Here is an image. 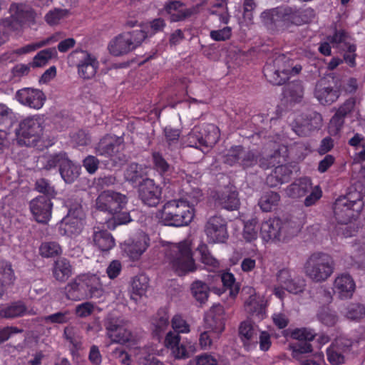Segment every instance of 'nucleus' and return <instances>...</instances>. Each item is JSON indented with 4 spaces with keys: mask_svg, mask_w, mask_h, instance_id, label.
Here are the masks:
<instances>
[{
    "mask_svg": "<svg viewBox=\"0 0 365 365\" xmlns=\"http://www.w3.org/2000/svg\"><path fill=\"white\" fill-rule=\"evenodd\" d=\"M314 14V9L311 8L284 6L264 11L262 18L266 24H270L273 31H279L288 29L292 25L300 26L307 24L312 20Z\"/></svg>",
    "mask_w": 365,
    "mask_h": 365,
    "instance_id": "f257e3e1",
    "label": "nucleus"
},
{
    "mask_svg": "<svg viewBox=\"0 0 365 365\" xmlns=\"http://www.w3.org/2000/svg\"><path fill=\"white\" fill-rule=\"evenodd\" d=\"M127 204V196L113 190L102 192L96 202L98 210L111 215L115 225H125L132 221Z\"/></svg>",
    "mask_w": 365,
    "mask_h": 365,
    "instance_id": "f03ea898",
    "label": "nucleus"
},
{
    "mask_svg": "<svg viewBox=\"0 0 365 365\" xmlns=\"http://www.w3.org/2000/svg\"><path fill=\"white\" fill-rule=\"evenodd\" d=\"M165 262L180 277L197 269L190 245L186 241L170 244L165 250Z\"/></svg>",
    "mask_w": 365,
    "mask_h": 365,
    "instance_id": "7ed1b4c3",
    "label": "nucleus"
},
{
    "mask_svg": "<svg viewBox=\"0 0 365 365\" xmlns=\"http://www.w3.org/2000/svg\"><path fill=\"white\" fill-rule=\"evenodd\" d=\"M67 299L80 301L85 299H98L103 296L104 289L100 277L96 274L84 276L68 283L65 287Z\"/></svg>",
    "mask_w": 365,
    "mask_h": 365,
    "instance_id": "20e7f679",
    "label": "nucleus"
},
{
    "mask_svg": "<svg viewBox=\"0 0 365 365\" xmlns=\"http://www.w3.org/2000/svg\"><path fill=\"white\" fill-rule=\"evenodd\" d=\"M317 334L314 330L310 328H296L292 331L290 336L292 339L298 340L291 345L292 356L300 361L301 365H322L324 363L323 353L315 355V358L302 359L301 354L312 351V346L310 341H312Z\"/></svg>",
    "mask_w": 365,
    "mask_h": 365,
    "instance_id": "39448f33",
    "label": "nucleus"
},
{
    "mask_svg": "<svg viewBox=\"0 0 365 365\" xmlns=\"http://www.w3.org/2000/svg\"><path fill=\"white\" fill-rule=\"evenodd\" d=\"M334 261L329 255L317 252L312 253L307 259L304 266L306 276L315 283L327 281L334 273Z\"/></svg>",
    "mask_w": 365,
    "mask_h": 365,
    "instance_id": "423d86ee",
    "label": "nucleus"
},
{
    "mask_svg": "<svg viewBox=\"0 0 365 365\" xmlns=\"http://www.w3.org/2000/svg\"><path fill=\"white\" fill-rule=\"evenodd\" d=\"M193 210L183 200L174 199L166 202L160 211V220L167 226L182 227L193 220Z\"/></svg>",
    "mask_w": 365,
    "mask_h": 365,
    "instance_id": "0eeeda50",
    "label": "nucleus"
},
{
    "mask_svg": "<svg viewBox=\"0 0 365 365\" xmlns=\"http://www.w3.org/2000/svg\"><path fill=\"white\" fill-rule=\"evenodd\" d=\"M220 137V129L212 123H202L195 125L188 134L181 137V144L188 147L201 149L212 148Z\"/></svg>",
    "mask_w": 365,
    "mask_h": 365,
    "instance_id": "6e6552de",
    "label": "nucleus"
},
{
    "mask_svg": "<svg viewBox=\"0 0 365 365\" xmlns=\"http://www.w3.org/2000/svg\"><path fill=\"white\" fill-rule=\"evenodd\" d=\"M43 119L38 115L21 120L15 131L18 144L26 147L37 146L43 134Z\"/></svg>",
    "mask_w": 365,
    "mask_h": 365,
    "instance_id": "1a4fd4ad",
    "label": "nucleus"
},
{
    "mask_svg": "<svg viewBox=\"0 0 365 365\" xmlns=\"http://www.w3.org/2000/svg\"><path fill=\"white\" fill-rule=\"evenodd\" d=\"M352 199L350 194L339 196L333 204L334 217L339 224L346 225L355 220L364 207L360 195Z\"/></svg>",
    "mask_w": 365,
    "mask_h": 365,
    "instance_id": "9d476101",
    "label": "nucleus"
},
{
    "mask_svg": "<svg viewBox=\"0 0 365 365\" xmlns=\"http://www.w3.org/2000/svg\"><path fill=\"white\" fill-rule=\"evenodd\" d=\"M147 37V32L142 29L123 32L110 41L109 52L115 56L125 55L140 46Z\"/></svg>",
    "mask_w": 365,
    "mask_h": 365,
    "instance_id": "9b49d317",
    "label": "nucleus"
},
{
    "mask_svg": "<svg viewBox=\"0 0 365 365\" xmlns=\"http://www.w3.org/2000/svg\"><path fill=\"white\" fill-rule=\"evenodd\" d=\"M285 56H278L272 63H267L263 68L266 79L273 85H283L292 75H297L302 71L300 65L289 68L285 64Z\"/></svg>",
    "mask_w": 365,
    "mask_h": 365,
    "instance_id": "f8f14e48",
    "label": "nucleus"
},
{
    "mask_svg": "<svg viewBox=\"0 0 365 365\" xmlns=\"http://www.w3.org/2000/svg\"><path fill=\"white\" fill-rule=\"evenodd\" d=\"M259 154L255 150L241 145H232L224 156V162L230 166L239 165L245 170L258 163Z\"/></svg>",
    "mask_w": 365,
    "mask_h": 365,
    "instance_id": "ddd939ff",
    "label": "nucleus"
},
{
    "mask_svg": "<svg viewBox=\"0 0 365 365\" xmlns=\"http://www.w3.org/2000/svg\"><path fill=\"white\" fill-rule=\"evenodd\" d=\"M123 149V145L120 138L106 135L100 140L96 151L97 155L108 158L117 165L125 161V155L122 152Z\"/></svg>",
    "mask_w": 365,
    "mask_h": 365,
    "instance_id": "4468645a",
    "label": "nucleus"
},
{
    "mask_svg": "<svg viewBox=\"0 0 365 365\" xmlns=\"http://www.w3.org/2000/svg\"><path fill=\"white\" fill-rule=\"evenodd\" d=\"M322 125V116L316 111L298 115L291 123L292 130L299 136H309Z\"/></svg>",
    "mask_w": 365,
    "mask_h": 365,
    "instance_id": "2eb2a0df",
    "label": "nucleus"
},
{
    "mask_svg": "<svg viewBox=\"0 0 365 365\" xmlns=\"http://www.w3.org/2000/svg\"><path fill=\"white\" fill-rule=\"evenodd\" d=\"M9 11L11 16L2 19L4 27L16 31L24 24L34 21L35 12L31 7L25 4H12Z\"/></svg>",
    "mask_w": 365,
    "mask_h": 365,
    "instance_id": "dca6fc26",
    "label": "nucleus"
},
{
    "mask_svg": "<svg viewBox=\"0 0 365 365\" xmlns=\"http://www.w3.org/2000/svg\"><path fill=\"white\" fill-rule=\"evenodd\" d=\"M340 88L334 79L321 78L316 83L314 96L322 105H331L340 96Z\"/></svg>",
    "mask_w": 365,
    "mask_h": 365,
    "instance_id": "f3484780",
    "label": "nucleus"
},
{
    "mask_svg": "<svg viewBox=\"0 0 365 365\" xmlns=\"http://www.w3.org/2000/svg\"><path fill=\"white\" fill-rule=\"evenodd\" d=\"M205 232L210 242L225 243L229 237L226 220L217 215L210 217L205 224Z\"/></svg>",
    "mask_w": 365,
    "mask_h": 365,
    "instance_id": "a211bd4d",
    "label": "nucleus"
},
{
    "mask_svg": "<svg viewBox=\"0 0 365 365\" xmlns=\"http://www.w3.org/2000/svg\"><path fill=\"white\" fill-rule=\"evenodd\" d=\"M161 194V187L152 179H144L139 185V198L143 204L149 207H155L159 204Z\"/></svg>",
    "mask_w": 365,
    "mask_h": 365,
    "instance_id": "6ab92c4d",
    "label": "nucleus"
},
{
    "mask_svg": "<svg viewBox=\"0 0 365 365\" xmlns=\"http://www.w3.org/2000/svg\"><path fill=\"white\" fill-rule=\"evenodd\" d=\"M31 212L38 223L46 224L50 220L53 203L47 196H38L30 202Z\"/></svg>",
    "mask_w": 365,
    "mask_h": 365,
    "instance_id": "aec40b11",
    "label": "nucleus"
},
{
    "mask_svg": "<svg viewBox=\"0 0 365 365\" xmlns=\"http://www.w3.org/2000/svg\"><path fill=\"white\" fill-rule=\"evenodd\" d=\"M16 99L24 106L38 110L43 107L46 98L39 89L24 88L17 91Z\"/></svg>",
    "mask_w": 365,
    "mask_h": 365,
    "instance_id": "412c9836",
    "label": "nucleus"
},
{
    "mask_svg": "<svg viewBox=\"0 0 365 365\" xmlns=\"http://www.w3.org/2000/svg\"><path fill=\"white\" fill-rule=\"evenodd\" d=\"M282 221L277 217L269 218L263 222L260 227V234L262 239L266 242L284 241L282 237Z\"/></svg>",
    "mask_w": 365,
    "mask_h": 365,
    "instance_id": "4be33fe9",
    "label": "nucleus"
},
{
    "mask_svg": "<svg viewBox=\"0 0 365 365\" xmlns=\"http://www.w3.org/2000/svg\"><path fill=\"white\" fill-rule=\"evenodd\" d=\"M355 103V100L351 98L338 108L329 124V131L331 135L339 133L344 126L345 117L353 110Z\"/></svg>",
    "mask_w": 365,
    "mask_h": 365,
    "instance_id": "5701e85b",
    "label": "nucleus"
},
{
    "mask_svg": "<svg viewBox=\"0 0 365 365\" xmlns=\"http://www.w3.org/2000/svg\"><path fill=\"white\" fill-rule=\"evenodd\" d=\"M82 207L77 205L74 209H69L68 215L63 218L61 228L66 235H72L79 234L81 231Z\"/></svg>",
    "mask_w": 365,
    "mask_h": 365,
    "instance_id": "b1692460",
    "label": "nucleus"
},
{
    "mask_svg": "<svg viewBox=\"0 0 365 365\" xmlns=\"http://www.w3.org/2000/svg\"><path fill=\"white\" fill-rule=\"evenodd\" d=\"M205 322L208 328L216 333H221L225 329V310L220 304L212 306L205 317Z\"/></svg>",
    "mask_w": 365,
    "mask_h": 365,
    "instance_id": "393cba45",
    "label": "nucleus"
},
{
    "mask_svg": "<svg viewBox=\"0 0 365 365\" xmlns=\"http://www.w3.org/2000/svg\"><path fill=\"white\" fill-rule=\"evenodd\" d=\"M334 289L341 299H350L356 289L355 282L350 274H341L335 279Z\"/></svg>",
    "mask_w": 365,
    "mask_h": 365,
    "instance_id": "a878e982",
    "label": "nucleus"
},
{
    "mask_svg": "<svg viewBox=\"0 0 365 365\" xmlns=\"http://www.w3.org/2000/svg\"><path fill=\"white\" fill-rule=\"evenodd\" d=\"M99 67L97 58L90 53L85 51V56L79 61L77 70L79 76L84 80L92 79Z\"/></svg>",
    "mask_w": 365,
    "mask_h": 365,
    "instance_id": "bb28decb",
    "label": "nucleus"
},
{
    "mask_svg": "<svg viewBox=\"0 0 365 365\" xmlns=\"http://www.w3.org/2000/svg\"><path fill=\"white\" fill-rule=\"evenodd\" d=\"M165 346L171 350L175 359H187L190 354L186 345L180 343L179 334L170 331L167 333L165 340Z\"/></svg>",
    "mask_w": 365,
    "mask_h": 365,
    "instance_id": "cd10ccee",
    "label": "nucleus"
},
{
    "mask_svg": "<svg viewBox=\"0 0 365 365\" xmlns=\"http://www.w3.org/2000/svg\"><path fill=\"white\" fill-rule=\"evenodd\" d=\"M150 245V238L146 235L139 236L130 244L126 245L125 252L133 260L138 259L147 250Z\"/></svg>",
    "mask_w": 365,
    "mask_h": 365,
    "instance_id": "c85d7f7f",
    "label": "nucleus"
},
{
    "mask_svg": "<svg viewBox=\"0 0 365 365\" xmlns=\"http://www.w3.org/2000/svg\"><path fill=\"white\" fill-rule=\"evenodd\" d=\"M311 180L307 178H300L289 185L285 192L288 197L299 198L306 195L311 188Z\"/></svg>",
    "mask_w": 365,
    "mask_h": 365,
    "instance_id": "c756f323",
    "label": "nucleus"
},
{
    "mask_svg": "<svg viewBox=\"0 0 365 365\" xmlns=\"http://www.w3.org/2000/svg\"><path fill=\"white\" fill-rule=\"evenodd\" d=\"M93 240L94 245L103 252L109 251L115 246V240L108 230L94 231Z\"/></svg>",
    "mask_w": 365,
    "mask_h": 365,
    "instance_id": "7c9ffc66",
    "label": "nucleus"
},
{
    "mask_svg": "<svg viewBox=\"0 0 365 365\" xmlns=\"http://www.w3.org/2000/svg\"><path fill=\"white\" fill-rule=\"evenodd\" d=\"M53 276L59 282H66L71 275L72 268L70 262L66 258H59L54 262Z\"/></svg>",
    "mask_w": 365,
    "mask_h": 365,
    "instance_id": "2f4dec72",
    "label": "nucleus"
},
{
    "mask_svg": "<svg viewBox=\"0 0 365 365\" xmlns=\"http://www.w3.org/2000/svg\"><path fill=\"white\" fill-rule=\"evenodd\" d=\"M59 173L66 183L73 182L80 174L79 168L66 157L61 163Z\"/></svg>",
    "mask_w": 365,
    "mask_h": 365,
    "instance_id": "473e14b6",
    "label": "nucleus"
},
{
    "mask_svg": "<svg viewBox=\"0 0 365 365\" xmlns=\"http://www.w3.org/2000/svg\"><path fill=\"white\" fill-rule=\"evenodd\" d=\"M304 95V88L301 81H292L283 88V96L292 102L299 103Z\"/></svg>",
    "mask_w": 365,
    "mask_h": 365,
    "instance_id": "72a5a7b5",
    "label": "nucleus"
},
{
    "mask_svg": "<svg viewBox=\"0 0 365 365\" xmlns=\"http://www.w3.org/2000/svg\"><path fill=\"white\" fill-rule=\"evenodd\" d=\"M26 307L21 302H15L0 309V317L11 319L22 317L26 312Z\"/></svg>",
    "mask_w": 365,
    "mask_h": 365,
    "instance_id": "f704fd0d",
    "label": "nucleus"
},
{
    "mask_svg": "<svg viewBox=\"0 0 365 365\" xmlns=\"http://www.w3.org/2000/svg\"><path fill=\"white\" fill-rule=\"evenodd\" d=\"M280 200V195L274 191L264 192L260 197L258 205L263 212H270L275 208Z\"/></svg>",
    "mask_w": 365,
    "mask_h": 365,
    "instance_id": "c9c22d12",
    "label": "nucleus"
},
{
    "mask_svg": "<svg viewBox=\"0 0 365 365\" xmlns=\"http://www.w3.org/2000/svg\"><path fill=\"white\" fill-rule=\"evenodd\" d=\"M219 204L227 210H235L239 207L240 200L235 191L223 192L219 197Z\"/></svg>",
    "mask_w": 365,
    "mask_h": 365,
    "instance_id": "e433bc0d",
    "label": "nucleus"
},
{
    "mask_svg": "<svg viewBox=\"0 0 365 365\" xmlns=\"http://www.w3.org/2000/svg\"><path fill=\"white\" fill-rule=\"evenodd\" d=\"M57 56L58 53L54 47L41 50L34 57L33 61L31 63V67H42L46 65L49 60L56 58Z\"/></svg>",
    "mask_w": 365,
    "mask_h": 365,
    "instance_id": "4c0bfd02",
    "label": "nucleus"
},
{
    "mask_svg": "<svg viewBox=\"0 0 365 365\" xmlns=\"http://www.w3.org/2000/svg\"><path fill=\"white\" fill-rule=\"evenodd\" d=\"M191 292L193 297L201 306L207 301L210 289L206 283L195 281L191 285Z\"/></svg>",
    "mask_w": 365,
    "mask_h": 365,
    "instance_id": "58836bf2",
    "label": "nucleus"
},
{
    "mask_svg": "<svg viewBox=\"0 0 365 365\" xmlns=\"http://www.w3.org/2000/svg\"><path fill=\"white\" fill-rule=\"evenodd\" d=\"M239 336L245 346H249L251 342L257 338V333L250 322H241L239 327Z\"/></svg>",
    "mask_w": 365,
    "mask_h": 365,
    "instance_id": "ea45409f",
    "label": "nucleus"
},
{
    "mask_svg": "<svg viewBox=\"0 0 365 365\" xmlns=\"http://www.w3.org/2000/svg\"><path fill=\"white\" fill-rule=\"evenodd\" d=\"M163 134L168 148L170 150L177 148L181 143V130L167 125L163 129Z\"/></svg>",
    "mask_w": 365,
    "mask_h": 365,
    "instance_id": "a19ab883",
    "label": "nucleus"
},
{
    "mask_svg": "<svg viewBox=\"0 0 365 365\" xmlns=\"http://www.w3.org/2000/svg\"><path fill=\"white\" fill-rule=\"evenodd\" d=\"M153 325L154 335L157 337H160L161 334L169 325V314L165 309L158 310Z\"/></svg>",
    "mask_w": 365,
    "mask_h": 365,
    "instance_id": "79ce46f5",
    "label": "nucleus"
},
{
    "mask_svg": "<svg viewBox=\"0 0 365 365\" xmlns=\"http://www.w3.org/2000/svg\"><path fill=\"white\" fill-rule=\"evenodd\" d=\"M221 280L223 287L229 291V295L235 299L240 289V284L235 281V277L230 272H225L222 274Z\"/></svg>",
    "mask_w": 365,
    "mask_h": 365,
    "instance_id": "37998d69",
    "label": "nucleus"
},
{
    "mask_svg": "<svg viewBox=\"0 0 365 365\" xmlns=\"http://www.w3.org/2000/svg\"><path fill=\"white\" fill-rule=\"evenodd\" d=\"M319 322L327 327H333L338 322V316L335 311L329 307H321L317 314Z\"/></svg>",
    "mask_w": 365,
    "mask_h": 365,
    "instance_id": "c03bdc74",
    "label": "nucleus"
},
{
    "mask_svg": "<svg viewBox=\"0 0 365 365\" xmlns=\"http://www.w3.org/2000/svg\"><path fill=\"white\" fill-rule=\"evenodd\" d=\"M66 153H57L49 155H44L41 158V162L43 168L46 170H51L57 167L61 168V163L66 158Z\"/></svg>",
    "mask_w": 365,
    "mask_h": 365,
    "instance_id": "a18cd8bd",
    "label": "nucleus"
},
{
    "mask_svg": "<svg viewBox=\"0 0 365 365\" xmlns=\"http://www.w3.org/2000/svg\"><path fill=\"white\" fill-rule=\"evenodd\" d=\"M62 250L56 242H45L39 247V254L45 258L54 257L61 254Z\"/></svg>",
    "mask_w": 365,
    "mask_h": 365,
    "instance_id": "49530a36",
    "label": "nucleus"
},
{
    "mask_svg": "<svg viewBox=\"0 0 365 365\" xmlns=\"http://www.w3.org/2000/svg\"><path fill=\"white\" fill-rule=\"evenodd\" d=\"M202 199V190L198 187L190 188L189 190H186L185 194L179 198L180 200H183L184 202L187 204L195 212V206Z\"/></svg>",
    "mask_w": 365,
    "mask_h": 365,
    "instance_id": "de8ad7c7",
    "label": "nucleus"
},
{
    "mask_svg": "<svg viewBox=\"0 0 365 365\" xmlns=\"http://www.w3.org/2000/svg\"><path fill=\"white\" fill-rule=\"evenodd\" d=\"M149 279L145 274L135 276L131 283L133 294L137 296H143L145 294L148 287Z\"/></svg>",
    "mask_w": 365,
    "mask_h": 365,
    "instance_id": "09e8293b",
    "label": "nucleus"
},
{
    "mask_svg": "<svg viewBox=\"0 0 365 365\" xmlns=\"http://www.w3.org/2000/svg\"><path fill=\"white\" fill-rule=\"evenodd\" d=\"M201 4H196L190 8L181 9H180L178 11L174 12L170 16V21L173 22H178L184 21L193 15H195L200 12Z\"/></svg>",
    "mask_w": 365,
    "mask_h": 365,
    "instance_id": "8fccbe9b",
    "label": "nucleus"
},
{
    "mask_svg": "<svg viewBox=\"0 0 365 365\" xmlns=\"http://www.w3.org/2000/svg\"><path fill=\"white\" fill-rule=\"evenodd\" d=\"M284 160V157L281 155L279 150H275L272 154L266 158H262L258 160L259 166L263 169H269L277 165H280Z\"/></svg>",
    "mask_w": 365,
    "mask_h": 365,
    "instance_id": "3c124183",
    "label": "nucleus"
},
{
    "mask_svg": "<svg viewBox=\"0 0 365 365\" xmlns=\"http://www.w3.org/2000/svg\"><path fill=\"white\" fill-rule=\"evenodd\" d=\"M197 251L200 255L201 262L203 264L213 267L219 265L218 261L212 256L207 244L200 242L197 247Z\"/></svg>",
    "mask_w": 365,
    "mask_h": 365,
    "instance_id": "603ef678",
    "label": "nucleus"
},
{
    "mask_svg": "<svg viewBox=\"0 0 365 365\" xmlns=\"http://www.w3.org/2000/svg\"><path fill=\"white\" fill-rule=\"evenodd\" d=\"M345 316L352 321H359L365 316V306L359 304H350L346 308Z\"/></svg>",
    "mask_w": 365,
    "mask_h": 365,
    "instance_id": "864d4df0",
    "label": "nucleus"
},
{
    "mask_svg": "<svg viewBox=\"0 0 365 365\" xmlns=\"http://www.w3.org/2000/svg\"><path fill=\"white\" fill-rule=\"evenodd\" d=\"M292 175V170L291 167L282 163L280 165L276 166L272 177L275 178L278 183L282 184L289 182Z\"/></svg>",
    "mask_w": 365,
    "mask_h": 365,
    "instance_id": "5fc2aeb1",
    "label": "nucleus"
},
{
    "mask_svg": "<svg viewBox=\"0 0 365 365\" xmlns=\"http://www.w3.org/2000/svg\"><path fill=\"white\" fill-rule=\"evenodd\" d=\"M72 319V313L69 310L58 312L54 314L45 316L43 322L50 324H66Z\"/></svg>",
    "mask_w": 365,
    "mask_h": 365,
    "instance_id": "6e6d98bb",
    "label": "nucleus"
},
{
    "mask_svg": "<svg viewBox=\"0 0 365 365\" xmlns=\"http://www.w3.org/2000/svg\"><path fill=\"white\" fill-rule=\"evenodd\" d=\"M257 220L256 218H252L245 222L242 235L247 242H251L257 238Z\"/></svg>",
    "mask_w": 365,
    "mask_h": 365,
    "instance_id": "4d7b16f0",
    "label": "nucleus"
},
{
    "mask_svg": "<svg viewBox=\"0 0 365 365\" xmlns=\"http://www.w3.org/2000/svg\"><path fill=\"white\" fill-rule=\"evenodd\" d=\"M143 178L141 166L138 163H131L126 170L125 178L132 183H139Z\"/></svg>",
    "mask_w": 365,
    "mask_h": 365,
    "instance_id": "13d9d810",
    "label": "nucleus"
},
{
    "mask_svg": "<svg viewBox=\"0 0 365 365\" xmlns=\"http://www.w3.org/2000/svg\"><path fill=\"white\" fill-rule=\"evenodd\" d=\"M152 160L155 170L163 175L167 173L170 169V165L160 152H153Z\"/></svg>",
    "mask_w": 365,
    "mask_h": 365,
    "instance_id": "bf43d9fd",
    "label": "nucleus"
},
{
    "mask_svg": "<svg viewBox=\"0 0 365 365\" xmlns=\"http://www.w3.org/2000/svg\"><path fill=\"white\" fill-rule=\"evenodd\" d=\"M327 360L332 365H339L344 362V356L339 347L332 344L327 349Z\"/></svg>",
    "mask_w": 365,
    "mask_h": 365,
    "instance_id": "052dcab7",
    "label": "nucleus"
},
{
    "mask_svg": "<svg viewBox=\"0 0 365 365\" xmlns=\"http://www.w3.org/2000/svg\"><path fill=\"white\" fill-rule=\"evenodd\" d=\"M171 326L175 333L187 334L190 331V325L180 314H175L171 319Z\"/></svg>",
    "mask_w": 365,
    "mask_h": 365,
    "instance_id": "680f3d73",
    "label": "nucleus"
},
{
    "mask_svg": "<svg viewBox=\"0 0 365 365\" xmlns=\"http://www.w3.org/2000/svg\"><path fill=\"white\" fill-rule=\"evenodd\" d=\"M68 14V10L55 9L49 11L45 16L46 22L50 26H54L59 23L61 19Z\"/></svg>",
    "mask_w": 365,
    "mask_h": 365,
    "instance_id": "e2e57ef3",
    "label": "nucleus"
},
{
    "mask_svg": "<svg viewBox=\"0 0 365 365\" xmlns=\"http://www.w3.org/2000/svg\"><path fill=\"white\" fill-rule=\"evenodd\" d=\"M306 285V281L303 277H297L291 279L285 289L289 293L298 294L304 292Z\"/></svg>",
    "mask_w": 365,
    "mask_h": 365,
    "instance_id": "0e129e2a",
    "label": "nucleus"
},
{
    "mask_svg": "<svg viewBox=\"0 0 365 365\" xmlns=\"http://www.w3.org/2000/svg\"><path fill=\"white\" fill-rule=\"evenodd\" d=\"M349 37L348 33L344 30L336 29L334 34L328 37V40L333 44V46L339 47L340 44L344 43L345 47H347L348 44H351L347 42Z\"/></svg>",
    "mask_w": 365,
    "mask_h": 365,
    "instance_id": "69168bd1",
    "label": "nucleus"
},
{
    "mask_svg": "<svg viewBox=\"0 0 365 365\" xmlns=\"http://www.w3.org/2000/svg\"><path fill=\"white\" fill-rule=\"evenodd\" d=\"M36 189L39 192L44 194L43 196H47L51 199L56 195L54 187L51 186L48 180L41 178L36 182Z\"/></svg>",
    "mask_w": 365,
    "mask_h": 365,
    "instance_id": "338daca9",
    "label": "nucleus"
},
{
    "mask_svg": "<svg viewBox=\"0 0 365 365\" xmlns=\"http://www.w3.org/2000/svg\"><path fill=\"white\" fill-rule=\"evenodd\" d=\"M119 330L115 333V336H110L109 338L114 343L125 344L129 341L132 337L130 331L125 329L123 326L118 328Z\"/></svg>",
    "mask_w": 365,
    "mask_h": 365,
    "instance_id": "774afa93",
    "label": "nucleus"
}]
</instances>
